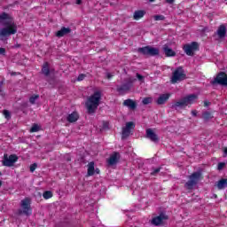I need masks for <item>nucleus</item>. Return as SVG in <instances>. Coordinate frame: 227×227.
Returning <instances> with one entry per match:
<instances>
[{
  "instance_id": "f257e3e1",
  "label": "nucleus",
  "mask_w": 227,
  "mask_h": 227,
  "mask_svg": "<svg viewBox=\"0 0 227 227\" xmlns=\"http://www.w3.org/2000/svg\"><path fill=\"white\" fill-rule=\"evenodd\" d=\"M0 22H4V27L0 29V40H4L12 35H17V24L13 20V17L8 14V12H2L0 14Z\"/></svg>"
},
{
  "instance_id": "f03ea898",
  "label": "nucleus",
  "mask_w": 227,
  "mask_h": 227,
  "mask_svg": "<svg viewBox=\"0 0 227 227\" xmlns=\"http://www.w3.org/2000/svg\"><path fill=\"white\" fill-rule=\"evenodd\" d=\"M100 100H102V91L100 90L94 91V93L88 98L85 107L89 114H95L100 106Z\"/></svg>"
},
{
  "instance_id": "7ed1b4c3",
  "label": "nucleus",
  "mask_w": 227,
  "mask_h": 227,
  "mask_svg": "<svg viewBox=\"0 0 227 227\" xmlns=\"http://www.w3.org/2000/svg\"><path fill=\"white\" fill-rule=\"evenodd\" d=\"M196 100H198V96L196 94L187 95L172 104L171 109H175V111H178V109H185L187 106H192Z\"/></svg>"
},
{
  "instance_id": "20e7f679",
  "label": "nucleus",
  "mask_w": 227,
  "mask_h": 227,
  "mask_svg": "<svg viewBox=\"0 0 227 227\" xmlns=\"http://www.w3.org/2000/svg\"><path fill=\"white\" fill-rule=\"evenodd\" d=\"M203 178L201 172L197 171L193 172L189 176V180L185 183L184 187L188 189V191H192L194 188V185H198L200 180Z\"/></svg>"
},
{
  "instance_id": "39448f33",
  "label": "nucleus",
  "mask_w": 227,
  "mask_h": 227,
  "mask_svg": "<svg viewBox=\"0 0 227 227\" xmlns=\"http://www.w3.org/2000/svg\"><path fill=\"white\" fill-rule=\"evenodd\" d=\"M134 82H136V79L134 77L126 78L121 85L117 86L116 91L121 93V95H123V93H127V91H130V90H132Z\"/></svg>"
},
{
  "instance_id": "423d86ee",
  "label": "nucleus",
  "mask_w": 227,
  "mask_h": 227,
  "mask_svg": "<svg viewBox=\"0 0 227 227\" xmlns=\"http://www.w3.org/2000/svg\"><path fill=\"white\" fill-rule=\"evenodd\" d=\"M183 51L185 52L186 56H194V53L200 51V43H198V42L186 43L183 46Z\"/></svg>"
},
{
  "instance_id": "0eeeda50",
  "label": "nucleus",
  "mask_w": 227,
  "mask_h": 227,
  "mask_svg": "<svg viewBox=\"0 0 227 227\" xmlns=\"http://www.w3.org/2000/svg\"><path fill=\"white\" fill-rule=\"evenodd\" d=\"M21 208L18 210L19 215H22L24 214L25 215H31L33 214V209H31V202L29 201V199H24L21 200Z\"/></svg>"
},
{
  "instance_id": "6e6552de",
  "label": "nucleus",
  "mask_w": 227,
  "mask_h": 227,
  "mask_svg": "<svg viewBox=\"0 0 227 227\" xmlns=\"http://www.w3.org/2000/svg\"><path fill=\"white\" fill-rule=\"evenodd\" d=\"M187 75L184 73V68L182 67H177L172 74L171 77V82L172 84H176L178 81H184Z\"/></svg>"
},
{
  "instance_id": "1a4fd4ad",
  "label": "nucleus",
  "mask_w": 227,
  "mask_h": 227,
  "mask_svg": "<svg viewBox=\"0 0 227 227\" xmlns=\"http://www.w3.org/2000/svg\"><path fill=\"white\" fill-rule=\"evenodd\" d=\"M212 86L215 84H220V86H227V74L224 72H220L216 74V77L210 82Z\"/></svg>"
},
{
  "instance_id": "9d476101",
  "label": "nucleus",
  "mask_w": 227,
  "mask_h": 227,
  "mask_svg": "<svg viewBox=\"0 0 227 227\" xmlns=\"http://www.w3.org/2000/svg\"><path fill=\"white\" fill-rule=\"evenodd\" d=\"M138 52L144 56H159L160 53L158 48H153L152 46L138 48Z\"/></svg>"
},
{
  "instance_id": "9b49d317",
  "label": "nucleus",
  "mask_w": 227,
  "mask_h": 227,
  "mask_svg": "<svg viewBox=\"0 0 227 227\" xmlns=\"http://www.w3.org/2000/svg\"><path fill=\"white\" fill-rule=\"evenodd\" d=\"M17 160H19V156H17V154H11L10 156L4 154L2 164L6 168H12V166H13Z\"/></svg>"
},
{
  "instance_id": "f8f14e48",
  "label": "nucleus",
  "mask_w": 227,
  "mask_h": 227,
  "mask_svg": "<svg viewBox=\"0 0 227 227\" xmlns=\"http://www.w3.org/2000/svg\"><path fill=\"white\" fill-rule=\"evenodd\" d=\"M136 129V124L133 121H129L126 123V127L122 128L121 139H127L130 136V130Z\"/></svg>"
},
{
  "instance_id": "ddd939ff",
  "label": "nucleus",
  "mask_w": 227,
  "mask_h": 227,
  "mask_svg": "<svg viewBox=\"0 0 227 227\" xmlns=\"http://www.w3.org/2000/svg\"><path fill=\"white\" fill-rule=\"evenodd\" d=\"M169 219V216L166 215L165 213H160L158 216H155L152 220V224L154 226H160L164 221H168Z\"/></svg>"
},
{
  "instance_id": "4468645a",
  "label": "nucleus",
  "mask_w": 227,
  "mask_h": 227,
  "mask_svg": "<svg viewBox=\"0 0 227 227\" xmlns=\"http://www.w3.org/2000/svg\"><path fill=\"white\" fill-rule=\"evenodd\" d=\"M146 137L147 139H150L153 143H159L160 137L159 135L153 132V129H146Z\"/></svg>"
},
{
  "instance_id": "2eb2a0df",
  "label": "nucleus",
  "mask_w": 227,
  "mask_h": 227,
  "mask_svg": "<svg viewBox=\"0 0 227 227\" xmlns=\"http://www.w3.org/2000/svg\"><path fill=\"white\" fill-rule=\"evenodd\" d=\"M120 157V153L114 152L107 160L108 166H114V164H118Z\"/></svg>"
},
{
  "instance_id": "dca6fc26",
  "label": "nucleus",
  "mask_w": 227,
  "mask_h": 227,
  "mask_svg": "<svg viewBox=\"0 0 227 227\" xmlns=\"http://www.w3.org/2000/svg\"><path fill=\"white\" fill-rule=\"evenodd\" d=\"M72 33V29L70 27H62L60 30L57 31L55 36L57 38H63V36Z\"/></svg>"
},
{
  "instance_id": "f3484780",
  "label": "nucleus",
  "mask_w": 227,
  "mask_h": 227,
  "mask_svg": "<svg viewBox=\"0 0 227 227\" xmlns=\"http://www.w3.org/2000/svg\"><path fill=\"white\" fill-rule=\"evenodd\" d=\"M122 106H124L125 107H129V109L134 111L137 107V103H136V101H134L133 99L128 98L123 101Z\"/></svg>"
},
{
  "instance_id": "a211bd4d",
  "label": "nucleus",
  "mask_w": 227,
  "mask_h": 227,
  "mask_svg": "<svg viewBox=\"0 0 227 227\" xmlns=\"http://www.w3.org/2000/svg\"><path fill=\"white\" fill-rule=\"evenodd\" d=\"M169 97H171V95L169 94H161L156 100V104H158V106H162L166 104V102L169 100Z\"/></svg>"
},
{
  "instance_id": "6ab92c4d",
  "label": "nucleus",
  "mask_w": 227,
  "mask_h": 227,
  "mask_svg": "<svg viewBox=\"0 0 227 227\" xmlns=\"http://www.w3.org/2000/svg\"><path fill=\"white\" fill-rule=\"evenodd\" d=\"M79 120V114L77 112H73L72 114H68L67 117V121L69 123H75Z\"/></svg>"
},
{
  "instance_id": "aec40b11",
  "label": "nucleus",
  "mask_w": 227,
  "mask_h": 227,
  "mask_svg": "<svg viewBox=\"0 0 227 227\" xmlns=\"http://www.w3.org/2000/svg\"><path fill=\"white\" fill-rule=\"evenodd\" d=\"M145 15H146L145 11L137 10V11H135V12L133 14V19H134V20H141V19H143V17H145Z\"/></svg>"
},
{
  "instance_id": "412c9836",
  "label": "nucleus",
  "mask_w": 227,
  "mask_h": 227,
  "mask_svg": "<svg viewBox=\"0 0 227 227\" xmlns=\"http://www.w3.org/2000/svg\"><path fill=\"white\" fill-rule=\"evenodd\" d=\"M216 35H218V38H224V36H226V26L220 25L216 31Z\"/></svg>"
},
{
  "instance_id": "4be33fe9",
  "label": "nucleus",
  "mask_w": 227,
  "mask_h": 227,
  "mask_svg": "<svg viewBox=\"0 0 227 227\" xmlns=\"http://www.w3.org/2000/svg\"><path fill=\"white\" fill-rule=\"evenodd\" d=\"M215 186L219 191H223V189H226L227 187V178H221L216 184Z\"/></svg>"
},
{
  "instance_id": "5701e85b",
  "label": "nucleus",
  "mask_w": 227,
  "mask_h": 227,
  "mask_svg": "<svg viewBox=\"0 0 227 227\" xmlns=\"http://www.w3.org/2000/svg\"><path fill=\"white\" fill-rule=\"evenodd\" d=\"M42 74H43L45 77H49V75H51V67L49 66V62H44L43 64Z\"/></svg>"
},
{
  "instance_id": "b1692460",
  "label": "nucleus",
  "mask_w": 227,
  "mask_h": 227,
  "mask_svg": "<svg viewBox=\"0 0 227 227\" xmlns=\"http://www.w3.org/2000/svg\"><path fill=\"white\" fill-rule=\"evenodd\" d=\"M163 51H164L165 56H167V58H171V57L176 56V52H175V51H173V49H171L166 45L163 47Z\"/></svg>"
},
{
  "instance_id": "393cba45",
  "label": "nucleus",
  "mask_w": 227,
  "mask_h": 227,
  "mask_svg": "<svg viewBox=\"0 0 227 227\" xmlns=\"http://www.w3.org/2000/svg\"><path fill=\"white\" fill-rule=\"evenodd\" d=\"M87 166H88V170H87L88 176H93V175H95V162L90 161Z\"/></svg>"
},
{
  "instance_id": "a878e982",
  "label": "nucleus",
  "mask_w": 227,
  "mask_h": 227,
  "mask_svg": "<svg viewBox=\"0 0 227 227\" xmlns=\"http://www.w3.org/2000/svg\"><path fill=\"white\" fill-rule=\"evenodd\" d=\"M213 118H214V114H212V112L206 111L202 114V120L204 121H210V120H212Z\"/></svg>"
},
{
  "instance_id": "bb28decb",
  "label": "nucleus",
  "mask_w": 227,
  "mask_h": 227,
  "mask_svg": "<svg viewBox=\"0 0 227 227\" xmlns=\"http://www.w3.org/2000/svg\"><path fill=\"white\" fill-rule=\"evenodd\" d=\"M38 98H40V95L38 94H34L29 98V102L32 105L36 104V100H38Z\"/></svg>"
},
{
  "instance_id": "cd10ccee",
  "label": "nucleus",
  "mask_w": 227,
  "mask_h": 227,
  "mask_svg": "<svg viewBox=\"0 0 227 227\" xmlns=\"http://www.w3.org/2000/svg\"><path fill=\"white\" fill-rule=\"evenodd\" d=\"M43 197L44 200H51V198H52V192L51 191H45L43 193Z\"/></svg>"
},
{
  "instance_id": "c85d7f7f",
  "label": "nucleus",
  "mask_w": 227,
  "mask_h": 227,
  "mask_svg": "<svg viewBox=\"0 0 227 227\" xmlns=\"http://www.w3.org/2000/svg\"><path fill=\"white\" fill-rule=\"evenodd\" d=\"M40 126L36 123L33 124V126L30 129V132L34 133V132H39L40 130Z\"/></svg>"
},
{
  "instance_id": "c756f323",
  "label": "nucleus",
  "mask_w": 227,
  "mask_h": 227,
  "mask_svg": "<svg viewBox=\"0 0 227 227\" xmlns=\"http://www.w3.org/2000/svg\"><path fill=\"white\" fill-rule=\"evenodd\" d=\"M142 104H144V106H148V104H152V98H144V99L142 100Z\"/></svg>"
},
{
  "instance_id": "7c9ffc66",
  "label": "nucleus",
  "mask_w": 227,
  "mask_h": 227,
  "mask_svg": "<svg viewBox=\"0 0 227 227\" xmlns=\"http://www.w3.org/2000/svg\"><path fill=\"white\" fill-rule=\"evenodd\" d=\"M154 20H166V17L162 14H158L153 16Z\"/></svg>"
},
{
  "instance_id": "2f4dec72",
  "label": "nucleus",
  "mask_w": 227,
  "mask_h": 227,
  "mask_svg": "<svg viewBox=\"0 0 227 227\" xmlns=\"http://www.w3.org/2000/svg\"><path fill=\"white\" fill-rule=\"evenodd\" d=\"M3 114H4V118H6V120H10V118H12L10 111H8V110H4Z\"/></svg>"
},
{
  "instance_id": "473e14b6",
  "label": "nucleus",
  "mask_w": 227,
  "mask_h": 227,
  "mask_svg": "<svg viewBox=\"0 0 227 227\" xmlns=\"http://www.w3.org/2000/svg\"><path fill=\"white\" fill-rule=\"evenodd\" d=\"M36 168H38V165L36 163L30 165V172L35 173Z\"/></svg>"
},
{
  "instance_id": "72a5a7b5",
  "label": "nucleus",
  "mask_w": 227,
  "mask_h": 227,
  "mask_svg": "<svg viewBox=\"0 0 227 227\" xmlns=\"http://www.w3.org/2000/svg\"><path fill=\"white\" fill-rule=\"evenodd\" d=\"M84 79H86V74H81L77 77V81H79V82L84 81Z\"/></svg>"
},
{
  "instance_id": "f704fd0d",
  "label": "nucleus",
  "mask_w": 227,
  "mask_h": 227,
  "mask_svg": "<svg viewBox=\"0 0 227 227\" xmlns=\"http://www.w3.org/2000/svg\"><path fill=\"white\" fill-rule=\"evenodd\" d=\"M160 172V168H154L153 172H151L152 176H155L157 173Z\"/></svg>"
},
{
  "instance_id": "c9c22d12",
  "label": "nucleus",
  "mask_w": 227,
  "mask_h": 227,
  "mask_svg": "<svg viewBox=\"0 0 227 227\" xmlns=\"http://www.w3.org/2000/svg\"><path fill=\"white\" fill-rule=\"evenodd\" d=\"M224 166H226V163H224V162H219V163H218V166H217V169H218L219 171H221V169H223V168H224Z\"/></svg>"
},
{
  "instance_id": "e433bc0d",
  "label": "nucleus",
  "mask_w": 227,
  "mask_h": 227,
  "mask_svg": "<svg viewBox=\"0 0 227 227\" xmlns=\"http://www.w3.org/2000/svg\"><path fill=\"white\" fill-rule=\"evenodd\" d=\"M0 56H6V49L0 48Z\"/></svg>"
},
{
  "instance_id": "4c0bfd02",
  "label": "nucleus",
  "mask_w": 227,
  "mask_h": 227,
  "mask_svg": "<svg viewBox=\"0 0 227 227\" xmlns=\"http://www.w3.org/2000/svg\"><path fill=\"white\" fill-rule=\"evenodd\" d=\"M137 79H138V81L143 82L145 80V76H143L140 74L137 73Z\"/></svg>"
},
{
  "instance_id": "58836bf2",
  "label": "nucleus",
  "mask_w": 227,
  "mask_h": 227,
  "mask_svg": "<svg viewBox=\"0 0 227 227\" xmlns=\"http://www.w3.org/2000/svg\"><path fill=\"white\" fill-rule=\"evenodd\" d=\"M103 129H109V122L104 121H103Z\"/></svg>"
},
{
  "instance_id": "ea45409f",
  "label": "nucleus",
  "mask_w": 227,
  "mask_h": 227,
  "mask_svg": "<svg viewBox=\"0 0 227 227\" xmlns=\"http://www.w3.org/2000/svg\"><path fill=\"white\" fill-rule=\"evenodd\" d=\"M192 116H198V110H192Z\"/></svg>"
},
{
  "instance_id": "a19ab883",
  "label": "nucleus",
  "mask_w": 227,
  "mask_h": 227,
  "mask_svg": "<svg viewBox=\"0 0 227 227\" xmlns=\"http://www.w3.org/2000/svg\"><path fill=\"white\" fill-rule=\"evenodd\" d=\"M106 79H113V74H111V73H107Z\"/></svg>"
},
{
  "instance_id": "79ce46f5",
  "label": "nucleus",
  "mask_w": 227,
  "mask_h": 227,
  "mask_svg": "<svg viewBox=\"0 0 227 227\" xmlns=\"http://www.w3.org/2000/svg\"><path fill=\"white\" fill-rule=\"evenodd\" d=\"M0 97H4V90H3V88H0Z\"/></svg>"
},
{
  "instance_id": "37998d69",
  "label": "nucleus",
  "mask_w": 227,
  "mask_h": 227,
  "mask_svg": "<svg viewBox=\"0 0 227 227\" xmlns=\"http://www.w3.org/2000/svg\"><path fill=\"white\" fill-rule=\"evenodd\" d=\"M166 3H168V4H173V3H175V0H166Z\"/></svg>"
},
{
  "instance_id": "c03bdc74",
  "label": "nucleus",
  "mask_w": 227,
  "mask_h": 227,
  "mask_svg": "<svg viewBox=\"0 0 227 227\" xmlns=\"http://www.w3.org/2000/svg\"><path fill=\"white\" fill-rule=\"evenodd\" d=\"M204 106H205V107H207V106H210V102L205 101V102H204Z\"/></svg>"
},
{
  "instance_id": "a18cd8bd",
  "label": "nucleus",
  "mask_w": 227,
  "mask_h": 227,
  "mask_svg": "<svg viewBox=\"0 0 227 227\" xmlns=\"http://www.w3.org/2000/svg\"><path fill=\"white\" fill-rule=\"evenodd\" d=\"M76 1V4H82V0H75Z\"/></svg>"
},
{
  "instance_id": "49530a36",
  "label": "nucleus",
  "mask_w": 227,
  "mask_h": 227,
  "mask_svg": "<svg viewBox=\"0 0 227 227\" xmlns=\"http://www.w3.org/2000/svg\"><path fill=\"white\" fill-rule=\"evenodd\" d=\"M223 153H224V155H227V147H224Z\"/></svg>"
},
{
  "instance_id": "de8ad7c7",
  "label": "nucleus",
  "mask_w": 227,
  "mask_h": 227,
  "mask_svg": "<svg viewBox=\"0 0 227 227\" xmlns=\"http://www.w3.org/2000/svg\"><path fill=\"white\" fill-rule=\"evenodd\" d=\"M4 84V81H1L0 82V88H3V85Z\"/></svg>"
},
{
  "instance_id": "09e8293b",
  "label": "nucleus",
  "mask_w": 227,
  "mask_h": 227,
  "mask_svg": "<svg viewBox=\"0 0 227 227\" xmlns=\"http://www.w3.org/2000/svg\"><path fill=\"white\" fill-rule=\"evenodd\" d=\"M96 173L98 175V173H100V169H98V168H96Z\"/></svg>"
},
{
  "instance_id": "8fccbe9b",
  "label": "nucleus",
  "mask_w": 227,
  "mask_h": 227,
  "mask_svg": "<svg viewBox=\"0 0 227 227\" xmlns=\"http://www.w3.org/2000/svg\"><path fill=\"white\" fill-rule=\"evenodd\" d=\"M3 185V181H0V187Z\"/></svg>"
},
{
  "instance_id": "3c124183",
  "label": "nucleus",
  "mask_w": 227,
  "mask_h": 227,
  "mask_svg": "<svg viewBox=\"0 0 227 227\" xmlns=\"http://www.w3.org/2000/svg\"><path fill=\"white\" fill-rule=\"evenodd\" d=\"M150 1V3H153V2H155V0H149Z\"/></svg>"
},
{
  "instance_id": "603ef678",
  "label": "nucleus",
  "mask_w": 227,
  "mask_h": 227,
  "mask_svg": "<svg viewBox=\"0 0 227 227\" xmlns=\"http://www.w3.org/2000/svg\"><path fill=\"white\" fill-rule=\"evenodd\" d=\"M1 175H3V174H2L1 171H0V176H1Z\"/></svg>"
}]
</instances>
